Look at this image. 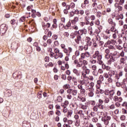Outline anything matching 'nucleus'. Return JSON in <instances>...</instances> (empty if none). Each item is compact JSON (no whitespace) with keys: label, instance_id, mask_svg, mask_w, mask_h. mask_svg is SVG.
I'll return each mask as SVG.
<instances>
[{"label":"nucleus","instance_id":"obj_1","mask_svg":"<svg viewBox=\"0 0 127 127\" xmlns=\"http://www.w3.org/2000/svg\"><path fill=\"white\" fill-rule=\"evenodd\" d=\"M93 59H97V63L98 64H103V61H102V58H103V55L99 51H96L94 54L92 56Z\"/></svg>","mask_w":127,"mask_h":127},{"label":"nucleus","instance_id":"obj_2","mask_svg":"<svg viewBox=\"0 0 127 127\" xmlns=\"http://www.w3.org/2000/svg\"><path fill=\"white\" fill-rule=\"evenodd\" d=\"M7 31V25L2 24L0 26V34L2 36Z\"/></svg>","mask_w":127,"mask_h":127},{"label":"nucleus","instance_id":"obj_3","mask_svg":"<svg viewBox=\"0 0 127 127\" xmlns=\"http://www.w3.org/2000/svg\"><path fill=\"white\" fill-rule=\"evenodd\" d=\"M75 33L78 34L77 35L78 36L81 37L83 36V35H86V34H87V29L84 28L78 31H75Z\"/></svg>","mask_w":127,"mask_h":127},{"label":"nucleus","instance_id":"obj_4","mask_svg":"<svg viewBox=\"0 0 127 127\" xmlns=\"http://www.w3.org/2000/svg\"><path fill=\"white\" fill-rule=\"evenodd\" d=\"M80 57L82 59H85V58H90L91 57V54L89 52H85L80 54Z\"/></svg>","mask_w":127,"mask_h":127},{"label":"nucleus","instance_id":"obj_5","mask_svg":"<svg viewBox=\"0 0 127 127\" xmlns=\"http://www.w3.org/2000/svg\"><path fill=\"white\" fill-rule=\"evenodd\" d=\"M42 25L43 29H44V30H45V33H46V31L47 32V31L49 30V29H48V28H49L50 27L51 24L49 23H47V24H45V23L44 22L42 23Z\"/></svg>","mask_w":127,"mask_h":127},{"label":"nucleus","instance_id":"obj_6","mask_svg":"<svg viewBox=\"0 0 127 127\" xmlns=\"http://www.w3.org/2000/svg\"><path fill=\"white\" fill-rule=\"evenodd\" d=\"M67 94H71L72 96H77L78 94V90L73 89H68L66 91Z\"/></svg>","mask_w":127,"mask_h":127},{"label":"nucleus","instance_id":"obj_7","mask_svg":"<svg viewBox=\"0 0 127 127\" xmlns=\"http://www.w3.org/2000/svg\"><path fill=\"white\" fill-rule=\"evenodd\" d=\"M117 59H118L117 58H116L115 57H113V56H111L110 55V58H109V60H108L107 61L108 65H111L112 63L114 62H116Z\"/></svg>","mask_w":127,"mask_h":127},{"label":"nucleus","instance_id":"obj_8","mask_svg":"<svg viewBox=\"0 0 127 127\" xmlns=\"http://www.w3.org/2000/svg\"><path fill=\"white\" fill-rule=\"evenodd\" d=\"M63 51L65 54H66L67 56H70V54L72 53V51H73V49L71 47H68V49H64L63 50Z\"/></svg>","mask_w":127,"mask_h":127},{"label":"nucleus","instance_id":"obj_9","mask_svg":"<svg viewBox=\"0 0 127 127\" xmlns=\"http://www.w3.org/2000/svg\"><path fill=\"white\" fill-rule=\"evenodd\" d=\"M127 57L125 56L124 58H121L120 61V65H125L127 63Z\"/></svg>","mask_w":127,"mask_h":127},{"label":"nucleus","instance_id":"obj_10","mask_svg":"<svg viewBox=\"0 0 127 127\" xmlns=\"http://www.w3.org/2000/svg\"><path fill=\"white\" fill-rule=\"evenodd\" d=\"M85 22H80L79 23V24H80V26H84V25H85V24L86 25H88L90 23V21H89V20L88 19V18H87V17H85Z\"/></svg>","mask_w":127,"mask_h":127},{"label":"nucleus","instance_id":"obj_11","mask_svg":"<svg viewBox=\"0 0 127 127\" xmlns=\"http://www.w3.org/2000/svg\"><path fill=\"white\" fill-rule=\"evenodd\" d=\"M86 44L89 46H92V42L91 41V38L89 37H86L85 38Z\"/></svg>","mask_w":127,"mask_h":127},{"label":"nucleus","instance_id":"obj_12","mask_svg":"<svg viewBox=\"0 0 127 127\" xmlns=\"http://www.w3.org/2000/svg\"><path fill=\"white\" fill-rule=\"evenodd\" d=\"M85 71L84 73H82V75L84 77V78H85V77H86V75H89V74H90V72H91V70L87 68V66H85Z\"/></svg>","mask_w":127,"mask_h":127},{"label":"nucleus","instance_id":"obj_13","mask_svg":"<svg viewBox=\"0 0 127 127\" xmlns=\"http://www.w3.org/2000/svg\"><path fill=\"white\" fill-rule=\"evenodd\" d=\"M74 41L76 44H80V41H82V37L77 35L76 38L74 39Z\"/></svg>","mask_w":127,"mask_h":127},{"label":"nucleus","instance_id":"obj_14","mask_svg":"<svg viewBox=\"0 0 127 127\" xmlns=\"http://www.w3.org/2000/svg\"><path fill=\"white\" fill-rule=\"evenodd\" d=\"M109 99H110V100H112L114 97V95H115V91L114 90H111L110 91H109Z\"/></svg>","mask_w":127,"mask_h":127},{"label":"nucleus","instance_id":"obj_15","mask_svg":"<svg viewBox=\"0 0 127 127\" xmlns=\"http://www.w3.org/2000/svg\"><path fill=\"white\" fill-rule=\"evenodd\" d=\"M79 83L81 85H84L85 86H88V83H89V80L83 79L82 80H80Z\"/></svg>","mask_w":127,"mask_h":127},{"label":"nucleus","instance_id":"obj_16","mask_svg":"<svg viewBox=\"0 0 127 127\" xmlns=\"http://www.w3.org/2000/svg\"><path fill=\"white\" fill-rule=\"evenodd\" d=\"M110 55H111V56H113L114 57H115L117 59L120 58V56L119 55H118V52H114L113 53H111Z\"/></svg>","mask_w":127,"mask_h":127},{"label":"nucleus","instance_id":"obj_17","mask_svg":"<svg viewBox=\"0 0 127 127\" xmlns=\"http://www.w3.org/2000/svg\"><path fill=\"white\" fill-rule=\"evenodd\" d=\"M79 21V17L75 16L74 17L73 20H71V23L72 24H76V22H78Z\"/></svg>","mask_w":127,"mask_h":127},{"label":"nucleus","instance_id":"obj_18","mask_svg":"<svg viewBox=\"0 0 127 127\" xmlns=\"http://www.w3.org/2000/svg\"><path fill=\"white\" fill-rule=\"evenodd\" d=\"M21 72L20 71H16L13 73V78H18V75H20Z\"/></svg>","mask_w":127,"mask_h":127},{"label":"nucleus","instance_id":"obj_19","mask_svg":"<svg viewBox=\"0 0 127 127\" xmlns=\"http://www.w3.org/2000/svg\"><path fill=\"white\" fill-rule=\"evenodd\" d=\"M104 93H105V91H104V90L103 89H100V88L98 89H96L95 93L97 94H104Z\"/></svg>","mask_w":127,"mask_h":127},{"label":"nucleus","instance_id":"obj_20","mask_svg":"<svg viewBox=\"0 0 127 127\" xmlns=\"http://www.w3.org/2000/svg\"><path fill=\"white\" fill-rule=\"evenodd\" d=\"M108 75L113 78V76L116 75V72L114 70H110L108 72Z\"/></svg>","mask_w":127,"mask_h":127},{"label":"nucleus","instance_id":"obj_21","mask_svg":"<svg viewBox=\"0 0 127 127\" xmlns=\"http://www.w3.org/2000/svg\"><path fill=\"white\" fill-rule=\"evenodd\" d=\"M77 101H80V102H86V98L84 97L78 96Z\"/></svg>","mask_w":127,"mask_h":127},{"label":"nucleus","instance_id":"obj_22","mask_svg":"<svg viewBox=\"0 0 127 127\" xmlns=\"http://www.w3.org/2000/svg\"><path fill=\"white\" fill-rule=\"evenodd\" d=\"M108 22L109 24H111L112 26H116V23L115 22H113V19L111 18H110L108 19Z\"/></svg>","mask_w":127,"mask_h":127},{"label":"nucleus","instance_id":"obj_23","mask_svg":"<svg viewBox=\"0 0 127 127\" xmlns=\"http://www.w3.org/2000/svg\"><path fill=\"white\" fill-rule=\"evenodd\" d=\"M57 101L59 103H62L63 101V98L62 96H59L57 97Z\"/></svg>","mask_w":127,"mask_h":127},{"label":"nucleus","instance_id":"obj_24","mask_svg":"<svg viewBox=\"0 0 127 127\" xmlns=\"http://www.w3.org/2000/svg\"><path fill=\"white\" fill-rule=\"evenodd\" d=\"M82 65H83V66H82V68H85V67H86V66H87V65H88V61L83 60L82 61Z\"/></svg>","mask_w":127,"mask_h":127},{"label":"nucleus","instance_id":"obj_25","mask_svg":"<svg viewBox=\"0 0 127 127\" xmlns=\"http://www.w3.org/2000/svg\"><path fill=\"white\" fill-rule=\"evenodd\" d=\"M72 114H73V111L71 110H69L67 112V117L71 118V116H72Z\"/></svg>","mask_w":127,"mask_h":127},{"label":"nucleus","instance_id":"obj_26","mask_svg":"<svg viewBox=\"0 0 127 127\" xmlns=\"http://www.w3.org/2000/svg\"><path fill=\"white\" fill-rule=\"evenodd\" d=\"M62 107H63V113H64V114H66V113H67L68 112V109L67 108V106H65L64 105H62Z\"/></svg>","mask_w":127,"mask_h":127},{"label":"nucleus","instance_id":"obj_27","mask_svg":"<svg viewBox=\"0 0 127 127\" xmlns=\"http://www.w3.org/2000/svg\"><path fill=\"white\" fill-rule=\"evenodd\" d=\"M59 27L60 28V30H63V27H64V28H65L66 26H64V24H62V23H60L59 25Z\"/></svg>","mask_w":127,"mask_h":127},{"label":"nucleus","instance_id":"obj_28","mask_svg":"<svg viewBox=\"0 0 127 127\" xmlns=\"http://www.w3.org/2000/svg\"><path fill=\"white\" fill-rule=\"evenodd\" d=\"M110 31L112 32H118V31H117V29H116V26H112Z\"/></svg>","mask_w":127,"mask_h":127},{"label":"nucleus","instance_id":"obj_29","mask_svg":"<svg viewBox=\"0 0 127 127\" xmlns=\"http://www.w3.org/2000/svg\"><path fill=\"white\" fill-rule=\"evenodd\" d=\"M73 72L74 74H76L77 76H80V73L79 72V71H78V70H77V69L74 68L73 69Z\"/></svg>","mask_w":127,"mask_h":127},{"label":"nucleus","instance_id":"obj_30","mask_svg":"<svg viewBox=\"0 0 127 127\" xmlns=\"http://www.w3.org/2000/svg\"><path fill=\"white\" fill-rule=\"evenodd\" d=\"M80 93L81 95L85 96L86 95V90L84 88H82L80 90Z\"/></svg>","mask_w":127,"mask_h":127},{"label":"nucleus","instance_id":"obj_31","mask_svg":"<svg viewBox=\"0 0 127 127\" xmlns=\"http://www.w3.org/2000/svg\"><path fill=\"white\" fill-rule=\"evenodd\" d=\"M69 105V101L68 100H65L64 102L62 104V106H64V107H67Z\"/></svg>","mask_w":127,"mask_h":127},{"label":"nucleus","instance_id":"obj_32","mask_svg":"<svg viewBox=\"0 0 127 127\" xmlns=\"http://www.w3.org/2000/svg\"><path fill=\"white\" fill-rule=\"evenodd\" d=\"M111 57V54H105V59H107V60H110V58Z\"/></svg>","mask_w":127,"mask_h":127},{"label":"nucleus","instance_id":"obj_33","mask_svg":"<svg viewBox=\"0 0 127 127\" xmlns=\"http://www.w3.org/2000/svg\"><path fill=\"white\" fill-rule=\"evenodd\" d=\"M120 57L121 56V57H122V58H125L126 57V56H125V52H124L123 51H122L120 55H119Z\"/></svg>","mask_w":127,"mask_h":127},{"label":"nucleus","instance_id":"obj_34","mask_svg":"<svg viewBox=\"0 0 127 127\" xmlns=\"http://www.w3.org/2000/svg\"><path fill=\"white\" fill-rule=\"evenodd\" d=\"M104 120H105L106 121H108L109 122H110V121H111V117L105 116L104 117Z\"/></svg>","mask_w":127,"mask_h":127},{"label":"nucleus","instance_id":"obj_35","mask_svg":"<svg viewBox=\"0 0 127 127\" xmlns=\"http://www.w3.org/2000/svg\"><path fill=\"white\" fill-rule=\"evenodd\" d=\"M98 104H96L95 106L93 107V111L94 112H98Z\"/></svg>","mask_w":127,"mask_h":127},{"label":"nucleus","instance_id":"obj_36","mask_svg":"<svg viewBox=\"0 0 127 127\" xmlns=\"http://www.w3.org/2000/svg\"><path fill=\"white\" fill-rule=\"evenodd\" d=\"M109 108L110 110H115V109H116V106H115V104H112Z\"/></svg>","mask_w":127,"mask_h":127},{"label":"nucleus","instance_id":"obj_37","mask_svg":"<svg viewBox=\"0 0 127 127\" xmlns=\"http://www.w3.org/2000/svg\"><path fill=\"white\" fill-rule=\"evenodd\" d=\"M105 54H111V51L109 49H106L104 51Z\"/></svg>","mask_w":127,"mask_h":127},{"label":"nucleus","instance_id":"obj_38","mask_svg":"<svg viewBox=\"0 0 127 127\" xmlns=\"http://www.w3.org/2000/svg\"><path fill=\"white\" fill-rule=\"evenodd\" d=\"M108 49L112 50V49H115V47L112 45H109L108 46Z\"/></svg>","mask_w":127,"mask_h":127},{"label":"nucleus","instance_id":"obj_39","mask_svg":"<svg viewBox=\"0 0 127 127\" xmlns=\"http://www.w3.org/2000/svg\"><path fill=\"white\" fill-rule=\"evenodd\" d=\"M104 104V101L102 99H99L98 103H96L97 105H103Z\"/></svg>","mask_w":127,"mask_h":127},{"label":"nucleus","instance_id":"obj_40","mask_svg":"<svg viewBox=\"0 0 127 127\" xmlns=\"http://www.w3.org/2000/svg\"><path fill=\"white\" fill-rule=\"evenodd\" d=\"M104 78L103 75H100L99 77V81H101V82H103L104 81Z\"/></svg>","mask_w":127,"mask_h":127},{"label":"nucleus","instance_id":"obj_41","mask_svg":"<svg viewBox=\"0 0 127 127\" xmlns=\"http://www.w3.org/2000/svg\"><path fill=\"white\" fill-rule=\"evenodd\" d=\"M97 106L100 110H104V105L103 104H97Z\"/></svg>","mask_w":127,"mask_h":127},{"label":"nucleus","instance_id":"obj_42","mask_svg":"<svg viewBox=\"0 0 127 127\" xmlns=\"http://www.w3.org/2000/svg\"><path fill=\"white\" fill-rule=\"evenodd\" d=\"M70 88V85L69 84H65L64 86V90H67V89H69Z\"/></svg>","mask_w":127,"mask_h":127},{"label":"nucleus","instance_id":"obj_43","mask_svg":"<svg viewBox=\"0 0 127 127\" xmlns=\"http://www.w3.org/2000/svg\"><path fill=\"white\" fill-rule=\"evenodd\" d=\"M126 116L125 115H121V116L120 117V120L121 121H126Z\"/></svg>","mask_w":127,"mask_h":127},{"label":"nucleus","instance_id":"obj_44","mask_svg":"<svg viewBox=\"0 0 127 127\" xmlns=\"http://www.w3.org/2000/svg\"><path fill=\"white\" fill-rule=\"evenodd\" d=\"M75 127H79L80 126V120L75 121Z\"/></svg>","mask_w":127,"mask_h":127},{"label":"nucleus","instance_id":"obj_45","mask_svg":"<svg viewBox=\"0 0 127 127\" xmlns=\"http://www.w3.org/2000/svg\"><path fill=\"white\" fill-rule=\"evenodd\" d=\"M90 46H88L86 44V45L83 47V49L85 50V51H87L88 49H89V47Z\"/></svg>","mask_w":127,"mask_h":127},{"label":"nucleus","instance_id":"obj_46","mask_svg":"<svg viewBox=\"0 0 127 127\" xmlns=\"http://www.w3.org/2000/svg\"><path fill=\"white\" fill-rule=\"evenodd\" d=\"M96 16L97 17H101L102 16V12L98 11L96 13Z\"/></svg>","mask_w":127,"mask_h":127},{"label":"nucleus","instance_id":"obj_47","mask_svg":"<svg viewBox=\"0 0 127 127\" xmlns=\"http://www.w3.org/2000/svg\"><path fill=\"white\" fill-rule=\"evenodd\" d=\"M104 103L105 104H109V103H110V98H106L104 100Z\"/></svg>","mask_w":127,"mask_h":127},{"label":"nucleus","instance_id":"obj_48","mask_svg":"<svg viewBox=\"0 0 127 127\" xmlns=\"http://www.w3.org/2000/svg\"><path fill=\"white\" fill-rule=\"evenodd\" d=\"M88 96L89 97H94V91H91V92H88Z\"/></svg>","mask_w":127,"mask_h":127},{"label":"nucleus","instance_id":"obj_49","mask_svg":"<svg viewBox=\"0 0 127 127\" xmlns=\"http://www.w3.org/2000/svg\"><path fill=\"white\" fill-rule=\"evenodd\" d=\"M90 104L91 106H95V105H96V101L91 100L90 101Z\"/></svg>","mask_w":127,"mask_h":127},{"label":"nucleus","instance_id":"obj_50","mask_svg":"<svg viewBox=\"0 0 127 127\" xmlns=\"http://www.w3.org/2000/svg\"><path fill=\"white\" fill-rule=\"evenodd\" d=\"M125 3V0H120L119 4V5H123Z\"/></svg>","mask_w":127,"mask_h":127},{"label":"nucleus","instance_id":"obj_51","mask_svg":"<svg viewBox=\"0 0 127 127\" xmlns=\"http://www.w3.org/2000/svg\"><path fill=\"white\" fill-rule=\"evenodd\" d=\"M74 118L75 121H80V119H79V115H78L77 114L74 115Z\"/></svg>","mask_w":127,"mask_h":127},{"label":"nucleus","instance_id":"obj_52","mask_svg":"<svg viewBox=\"0 0 127 127\" xmlns=\"http://www.w3.org/2000/svg\"><path fill=\"white\" fill-rule=\"evenodd\" d=\"M80 55V51L79 50H77L75 52V56L78 57Z\"/></svg>","mask_w":127,"mask_h":127},{"label":"nucleus","instance_id":"obj_53","mask_svg":"<svg viewBox=\"0 0 127 127\" xmlns=\"http://www.w3.org/2000/svg\"><path fill=\"white\" fill-rule=\"evenodd\" d=\"M74 15H75V13L74 12V11H71V12H70L69 16H70V17H73Z\"/></svg>","mask_w":127,"mask_h":127},{"label":"nucleus","instance_id":"obj_54","mask_svg":"<svg viewBox=\"0 0 127 127\" xmlns=\"http://www.w3.org/2000/svg\"><path fill=\"white\" fill-rule=\"evenodd\" d=\"M69 6L70 8H74L75 7V3L74 2H71Z\"/></svg>","mask_w":127,"mask_h":127},{"label":"nucleus","instance_id":"obj_55","mask_svg":"<svg viewBox=\"0 0 127 127\" xmlns=\"http://www.w3.org/2000/svg\"><path fill=\"white\" fill-rule=\"evenodd\" d=\"M84 13H85V12L84 11V10H79V14H80V15H83Z\"/></svg>","mask_w":127,"mask_h":127},{"label":"nucleus","instance_id":"obj_56","mask_svg":"<svg viewBox=\"0 0 127 127\" xmlns=\"http://www.w3.org/2000/svg\"><path fill=\"white\" fill-rule=\"evenodd\" d=\"M90 18L91 20L94 21L96 19V16L94 15L90 16Z\"/></svg>","mask_w":127,"mask_h":127},{"label":"nucleus","instance_id":"obj_57","mask_svg":"<svg viewBox=\"0 0 127 127\" xmlns=\"http://www.w3.org/2000/svg\"><path fill=\"white\" fill-rule=\"evenodd\" d=\"M58 58H63V53H59L58 54Z\"/></svg>","mask_w":127,"mask_h":127},{"label":"nucleus","instance_id":"obj_58","mask_svg":"<svg viewBox=\"0 0 127 127\" xmlns=\"http://www.w3.org/2000/svg\"><path fill=\"white\" fill-rule=\"evenodd\" d=\"M54 51L56 54H58L60 52V50H59L58 48H55Z\"/></svg>","mask_w":127,"mask_h":127},{"label":"nucleus","instance_id":"obj_59","mask_svg":"<svg viewBox=\"0 0 127 127\" xmlns=\"http://www.w3.org/2000/svg\"><path fill=\"white\" fill-rule=\"evenodd\" d=\"M82 66H83V64H82V63L78 62L77 64L76 67H82Z\"/></svg>","mask_w":127,"mask_h":127},{"label":"nucleus","instance_id":"obj_60","mask_svg":"<svg viewBox=\"0 0 127 127\" xmlns=\"http://www.w3.org/2000/svg\"><path fill=\"white\" fill-rule=\"evenodd\" d=\"M53 39H54L55 40H57V39L58 38V35H56V34H54L53 36H52Z\"/></svg>","mask_w":127,"mask_h":127},{"label":"nucleus","instance_id":"obj_61","mask_svg":"<svg viewBox=\"0 0 127 127\" xmlns=\"http://www.w3.org/2000/svg\"><path fill=\"white\" fill-rule=\"evenodd\" d=\"M33 7V5L29 6L27 7V9L29 10V11H30V10H32V8Z\"/></svg>","mask_w":127,"mask_h":127},{"label":"nucleus","instance_id":"obj_62","mask_svg":"<svg viewBox=\"0 0 127 127\" xmlns=\"http://www.w3.org/2000/svg\"><path fill=\"white\" fill-rule=\"evenodd\" d=\"M116 49H117L118 50H122V49H123V47L120 45H118L116 46Z\"/></svg>","mask_w":127,"mask_h":127},{"label":"nucleus","instance_id":"obj_63","mask_svg":"<svg viewBox=\"0 0 127 127\" xmlns=\"http://www.w3.org/2000/svg\"><path fill=\"white\" fill-rule=\"evenodd\" d=\"M93 47L94 48H98V44H97L96 42H94L93 44Z\"/></svg>","mask_w":127,"mask_h":127},{"label":"nucleus","instance_id":"obj_64","mask_svg":"<svg viewBox=\"0 0 127 127\" xmlns=\"http://www.w3.org/2000/svg\"><path fill=\"white\" fill-rule=\"evenodd\" d=\"M122 114L124 115H126L127 114V111L125 109H122Z\"/></svg>","mask_w":127,"mask_h":127}]
</instances>
